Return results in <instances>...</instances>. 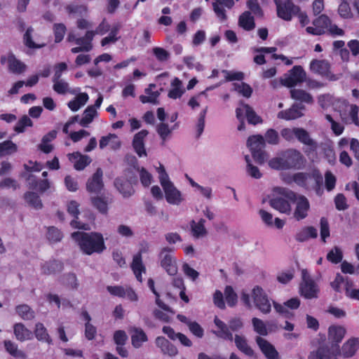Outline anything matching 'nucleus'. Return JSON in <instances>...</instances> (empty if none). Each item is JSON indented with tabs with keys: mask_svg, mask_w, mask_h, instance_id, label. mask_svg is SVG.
<instances>
[{
	"mask_svg": "<svg viewBox=\"0 0 359 359\" xmlns=\"http://www.w3.org/2000/svg\"><path fill=\"white\" fill-rule=\"evenodd\" d=\"M159 169V181L164 190L166 201L172 205H180L183 201L181 192L170 180L164 167L161 165Z\"/></svg>",
	"mask_w": 359,
	"mask_h": 359,
	"instance_id": "4",
	"label": "nucleus"
},
{
	"mask_svg": "<svg viewBox=\"0 0 359 359\" xmlns=\"http://www.w3.org/2000/svg\"><path fill=\"white\" fill-rule=\"evenodd\" d=\"M225 299L229 306H234L238 302V296L231 286H226L224 290Z\"/></svg>",
	"mask_w": 359,
	"mask_h": 359,
	"instance_id": "56",
	"label": "nucleus"
},
{
	"mask_svg": "<svg viewBox=\"0 0 359 359\" xmlns=\"http://www.w3.org/2000/svg\"><path fill=\"white\" fill-rule=\"evenodd\" d=\"M295 138L301 143L309 146L311 151H315L317 149L318 144L316 142L310 137L309 133L305 129L297 128Z\"/></svg>",
	"mask_w": 359,
	"mask_h": 359,
	"instance_id": "29",
	"label": "nucleus"
},
{
	"mask_svg": "<svg viewBox=\"0 0 359 359\" xmlns=\"http://www.w3.org/2000/svg\"><path fill=\"white\" fill-rule=\"evenodd\" d=\"M4 347L6 351L11 355L13 357L16 358H25L26 354L18 348V345L10 340H5L4 341Z\"/></svg>",
	"mask_w": 359,
	"mask_h": 359,
	"instance_id": "47",
	"label": "nucleus"
},
{
	"mask_svg": "<svg viewBox=\"0 0 359 359\" xmlns=\"http://www.w3.org/2000/svg\"><path fill=\"white\" fill-rule=\"evenodd\" d=\"M63 263L60 261L53 259L45 262L41 264V273L44 275H52L63 270Z\"/></svg>",
	"mask_w": 359,
	"mask_h": 359,
	"instance_id": "30",
	"label": "nucleus"
},
{
	"mask_svg": "<svg viewBox=\"0 0 359 359\" xmlns=\"http://www.w3.org/2000/svg\"><path fill=\"white\" fill-rule=\"evenodd\" d=\"M34 335L36 338L41 341H45L48 344H52V339L49 336L48 331L43 323H37L35 325Z\"/></svg>",
	"mask_w": 359,
	"mask_h": 359,
	"instance_id": "44",
	"label": "nucleus"
},
{
	"mask_svg": "<svg viewBox=\"0 0 359 359\" xmlns=\"http://www.w3.org/2000/svg\"><path fill=\"white\" fill-rule=\"evenodd\" d=\"M91 203L101 214L106 215L108 212V203L104 197H91Z\"/></svg>",
	"mask_w": 359,
	"mask_h": 359,
	"instance_id": "49",
	"label": "nucleus"
},
{
	"mask_svg": "<svg viewBox=\"0 0 359 359\" xmlns=\"http://www.w3.org/2000/svg\"><path fill=\"white\" fill-rule=\"evenodd\" d=\"M148 287H149V289L151 290V292L154 293V294L155 295L156 297V304L158 305V307H160L161 309H162L163 310L165 311H170V312H172L169 306H168L167 304H165L161 299H160V294L159 293L156 291V290L155 289V285H154V281L153 279L151 278H149L148 280Z\"/></svg>",
	"mask_w": 359,
	"mask_h": 359,
	"instance_id": "52",
	"label": "nucleus"
},
{
	"mask_svg": "<svg viewBox=\"0 0 359 359\" xmlns=\"http://www.w3.org/2000/svg\"><path fill=\"white\" fill-rule=\"evenodd\" d=\"M338 13L343 18H351L353 15L351 11L349 4L346 1H343L339 6Z\"/></svg>",
	"mask_w": 359,
	"mask_h": 359,
	"instance_id": "63",
	"label": "nucleus"
},
{
	"mask_svg": "<svg viewBox=\"0 0 359 359\" xmlns=\"http://www.w3.org/2000/svg\"><path fill=\"white\" fill-rule=\"evenodd\" d=\"M234 342L237 348L248 357H253L255 351L248 344L247 339L244 336L236 334Z\"/></svg>",
	"mask_w": 359,
	"mask_h": 359,
	"instance_id": "33",
	"label": "nucleus"
},
{
	"mask_svg": "<svg viewBox=\"0 0 359 359\" xmlns=\"http://www.w3.org/2000/svg\"><path fill=\"white\" fill-rule=\"evenodd\" d=\"M25 201L36 209H41L43 206L40 197L36 193L27 191L24 195Z\"/></svg>",
	"mask_w": 359,
	"mask_h": 359,
	"instance_id": "50",
	"label": "nucleus"
},
{
	"mask_svg": "<svg viewBox=\"0 0 359 359\" xmlns=\"http://www.w3.org/2000/svg\"><path fill=\"white\" fill-rule=\"evenodd\" d=\"M156 85L151 83L149 84V87L145 88L144 92L147 95H142L140 96V100L142 103H153L156 104L158 103V97L160 95V93L158 91H152L151 88H155Z\"/></svg>",
	"mask_w": 359,
	"mask_h": 359,
	"instance_id": "40",
	"label": "nucleus"
},
{
	"mask_svg": "<svg viewBox=\"0 0 359 359\" xmlns=\"http://www.w3.org/2000/svg\"><path fill=\"white\" fill-rule=\"evenodd\" d=\"M7 62L9 71L13 74H20L26 69V65L12 53L8 55Z\"/></svg>",
	"mask_w": 359,
	"mask_h": 359,
	"instance_id": "34",
	"label": "nucleus"
},
{
	"mask_svg": "<svg viewBox=\"0 0 359 359\" xmlns=\"http://www.w3.org/2000/svg\"><path fill=\"white\" fill-rule=\"evenodd\" d=\"M114 184L118 191L125 198L131 196L135 192L132 184L127 180L116 178L114 181Z\"/></svg>",
	"mask_w": 359,
	"mask_h": 359,
	"instance_id": "37",
	"label": "nucleus"
},
{
	"mask_svg": "<svg viewBox=\"0 0 359 359\" xmlns=\"http://www.w3.org/2000/svg\"><path fill=\"white\" fill-rule=\"evenodd\" d=\"M33 122L27 115L22 116L14 127V130L18 133H24L26 127H32Z\"/></svg>",
	"mask_w": 359,
	"mask_h": 359,
	"instance_id": "53",
	"label": "nucleus"
},
{
	"mask_svg": "<svg viewBox=\"0 0 359 359\" xmlns=\"http://www.w3.org/2000/svg\"><path fill=\"white\" fill-rule=\"evenodd\" d=\"M292 99L304 102L306 104H312L313 98L312 95L302 89L292 88L290 91Z\"/></svg>",
	"mask_w": 359,
	"mask_h": 359,
	"instance_id": "38",
	"label": "nucleus"
},
{
	"mask_svg": "<svg viewBox=\"0 0 359 359\" xmlns=\"http://www.w3.org/2000/svg\"><path fill=\"white\" fill-rule=\"evenodd\" d=\"M53 34L55 37V42L58 43H60L65 36L67 31V27L63 23H55L53 25Z\"/></svg>",
	"mask_w": 359,
	"mask_h": 359,
	"instance_id": "54",
	"label": "nucleus"
},
{
	"mask_svg": "<svg viewBox=\"0 0 359 359\" xmlns=\"http://www.w3.org/2000/svg\"><path fill=\"white\" fill-rule=\"evenodd\" d=\"M205 220L201 219L198 222L192 220L191 222V229L193 236L198 238L203 237L207 234V230L205 228Z\"/></svg>",
	"mask_w": 359,
	"mask_h": 359,
	"instance_id": "45",
	"label": "nucleus"
},
{
	"mask_svg": "<svg viewBox=\"0 0 359 359\" xmlns=\"http://www.w3.org/2000/svg\"><path fill=\"white\" fill-rule=\"evenodd\" d=\"M17 150V145L11 140H6L0 143V157L15 153Z\"/></svg>",
	"mask_w": 359,
	"mask_h": 359,
	"instance_id": "51",
	"label": "nucleus"
},
{
	"mask_svg": "<svg viewBox=\"0 0 359 359\" xmlns=\"http://www.w3.org/2000/svg\"><path fill=\"white\" fill-rule=\"evenodd\" d=\"M16 313L25 320H32L35 316L34 311L27 304H20L15 307Z\"/></svg>",
	"mask_w": 359,
	"mask_h": 359,
	"instance_id": "48",
	"label": "nucleus"
},
{
	"mask_svg": "<svg viewBox=\"0 0 359 359\" xmlns=\"http://www.w3.org/2000/svg\"><path fill=\"white\" fill-rule=\"evenodd\" d=\"M148 249V244L146 242L142 243L138 252L133 256L131 263V269L135 278L140 283L142 282V273H145L146 271V268L142 262V254L147 252Z\"/></svg>",
	"mask_w": 359,
	"mask_h": 359,
	"instance_id": "12",
	"label": "nucleus"
},
{
	"mask_svg": "<svg viewBox=\"0 0 359 359\" xmlns=\"http://www.w3.org/2000/svg\"><path fill=\"white\" fill-rule=\"evenodd\" d=\"M214 323L217 327V328L219 330L217 332H215V334L219 338L229 340V341H233V337L232 333L229 330V327L222 320H220L217 316L215 317L214 319Z\"/></svg>",
	"mask_w": 359,
	"mask_h": 359,
	"instance_id": "32",
	"label": "nucleus"
},
{
	"mask_svg": "<svg viewBox=\"0 0 359 359\" xmlns=\"http://www.w3.org/2000/svg\"><path fill=\"white\" fill-rule=\"evenodd\" d=\"M63 234L62 231L55 226H49L47 231V238L50 242L57 243L62 240Z\"/></svg>",
	"mask_w": 359,
	"mask_h": 359,
	"instance_id": "57",
	"label": "nucleus"
},
{
	"mask_svg": "<svg viewBox=\"0 0 359 359\" xmlns=\"http://www.w3.org/2000/svg\"><path fill=\"white\" fill-rule=\"evenodd\" d=\"M255 307L262 313L268 314L271 311V304L267 294L260 286H255L252 291Z\"/></svg>",
	"mask_w": 359,
	"mask_h": 359,
	"instance_id": "9",
	"label": "nucleus"
},
{
	"mask_svg": "<svg viewBox=\"0 0 359 359\" xmlns=\"http://www.w3.org/2000/svg\"><path fill=\"white\" fill-rule=\"evenodd\" d=\"M305 163L304 156L297 149H290L283 151L280 156L271 158L269 165L275 170H285L301 169Z\"/></svg>",
	"mask_w": 359,
	"mask_h": 359,
	"instance_id": "2",
	"label": "nucleus"
},
{
	"mask_svg": "<svg viewBox=\"0 0 359 359\" xmlns=\"http://www.w3.org/2000/svg\"><path fill=\"white\" fill-rule=\"evenodd\" d=\"M79 204L75 201H71L67 205L68 213L74 217V219L70 222V225L74 229L89 230L90 226L88 224L81 223L77 220L79 215Z\"/></svg>",
	"mask_w": 359,
	"mask_h": 359,
	"instance_id": "16",
	"label": "nucleus"
},
{
	"mask_svg": "<svg viewBox=\"0 0 359 359\" xmlns=\"http://www.w3.org/2000/svg\"><path fill=\"white\" fill-rule=\"evenodd\" d=\"M346 329L341 325H331L328 328L327 338L331 344L339 345L346 334Z\"/></svg>",
	"mask_w": 359,
	"mask_h": 359,
	"instance_id": "25",
	"label": "nucleus"
},
{
	"mask_svg": "<svg viewBox=\"0 0 359 359\" xmlns=\"http://www.w3.org/2000/svg\"><path fill=\"white\" fill-rule=\"evenodd\" d=\"M247 6L250 9V12L252 13L255 16L258 18L264 16L263 10L259 4L258 0H248L247 1Z\"/></svg>",
	"mask_w": 359,
	"mask_h": 359,
	"instance_id": "60",
	"label": "nucleus"
},
{
	"mask_svg": "<svg viewBox=\"0 0 359 359\" xmlns=\"http://www.w3.org/2000/svg\"><path fill=\"white\" fill-rule=\"evenodd\" d=\"M53 90L58 94L64 95L68 92L69 84L63 80L53 81Z\"/></svg>",
	"mask_w": 359,
	"mask_h": 359,
	"instance_id": "64",
	"label": "nucleus"
},
{
	"mask_svg": "<svg viewBox=\"0 0 359 359\" xmlns=\"http://www.w3.org/2000/svg\"><path fill=\"white\" fill-rule=\"evenodd\" d=\"M158 257L161 266L170 276H175L177 272V266L176 259L172 255V249L168 247L163 248Z\"/></svg>",
	"mask_w": 359,
	"mask_h": 359,
	"instance_id": "11",
	"label": "nucleus"
},
{
	"mask_svg": "<svg viewBox=\"0 0 359 359\" xmlns=\"http://www.w3.org/2000/svg\"><path fill=\"white\" fill-rule=\"evenodd\" d=\"M97 115V109L95 107L88 106L83 111V117L79 121V124L83 127H87Z\"/></svg>",
	"mask_w": 359,
	"mask_h": 359,
	"instance_id": "46",
	"label": "nucleus"
},
{
	"mask_svg": "<svg viewBox=\"0 0 359 359\" xmlns=\"http://www.w3.org/2000/svg\"><path fill=\"white\" fill-rule=\"evenodd\" d=\"M252 323L255 332L260 336H266L268 334L267 328L261 319L255 317L252 319Z\"/></svg>",
	"mask_w": 359,
	"mask_h": 359,
	"instance_id": "58",
	"label": "nucleus"
},
{
	"mask_svg": "<svg viewBox=\"0 0 359 359\" xmlns=\"http://www.w3.org/2000/svg\"><path fill=\"white\" fill-rule=\"evenodd\" d=\"M276 6L277 16L285 21H290L299 11V6L292 0H273Z\"/></svg>",
	"mask_w": 359,
	"mask_h": 359,
	"instance_id": "7",
	"label": "nucleus"
},
{
	"mask_svg": "<svg viewBox=\"0 0 359 359\" xmlns=\"http://www.w3.org/2000/svg\"><path fill=\"white\" fill-rule=\"evenodd\" d=\"M149 134L148 130L144 129L137 133L133 137V147L138 155V156L142 157V156H147L146 149L144 147V138Z\"/></svg>",
	"mask_w": 359,
	"mask_h": 359,
	"instance_id": "21",
	"label": "nucleus"
},
{
	"mask_svg": "<svg viewBox=\"0 0 359 359\" xmlns=\"http://www.w3.org/2000/svg\"><path fill=\"white\" fill-rule=\"evenodd\" d=\"M177 318L181 322L186 324L189 331L196 337L202 338L204 335L203 328L196 321L190 320L187 316L182 314H177Z\"/></svg>",
	"mask_w": 359,
	"mask_h": 359,
	"instance_id": "27",
	"label": "nucleus"
},
{
	"mask_svg": "<svg viewBox=\"0 0 359 359\" xmlns=\"http://www.w3.org/2000/svg\"><path fill=\"white\" fill-rule=\"evenodd\" d=\"M13 332L16 339L20 341L29 340L33 337L32 332L20 323L14 325Z\"/></svg>",
	"mask_w": 359,
	"mask_h": 359,
	"instance_id": "36",
	"label": "nucleus"
},
{
	"mask_svg": "<svg viewBox=\"0 0 359 359\" xmlns=\"http://www.w3.org/2000/svg\"><path fill=\"white\" fill-rule=\"evenodd\" d=\"M279 194L280 196L269 200V205L280 212L289 215L291 212V203H295L297 194L286 188H280Z\"/></svg>",
	"mask_w": 359,
	"mask_h": 359,
	"instance_id": "3",
	"label": "nucleus"
},
{
	"mask_svg": "<svg viewBox=\"0 0 359 359\" xmlns=\"http://www.w3.org/2000/svg\"><path fill=\"white\" fill-rule=\"evenodd\" d=\"M299 292L304 298L311 299L318 297L319 289L313 280H309L300 283Z\"/></svg>",
	"mask_w": 359,
	"mask_h": 359,
	"instance_id": "20",
	"label": "nucleus"
},
{
	"mask_svg": "<svg viewBox=\"0 0 359 359\" xmlns=\"http://www.w3.org/2000/svg\"><path fill=\"white\" fill-rule=\"evenodd\" d=\"M330 19L325 14H322L313 21V27H307L306 31L308 34L314 36H320L325 34L329 25Z\"/></svg>",
	"mask_w": 359,
	"mask_h": 359,
	"instance_id": "13",
	"label": "nucleus"
},
{
	"mask_svg": "<svg viewBox=\"0 0 359 359\" xmlns=\"http://www.w3.org/2000/svg\"><path fill=\"white\" fill-rule=\"evenodd\" d=\"M317 236V229L312 226H309L302 228L299 232H297L295 235V239L298 242L303 243L309 238H316Z\"/></svg>",
	"mask_w": 359,
	"mask_h": 359,
	"instance_id": "35",
	"label": "nucleus"
},
{
	"mask_svg": "<svg viewBox=\"0 0 359 359\" xmlns=\"http://www.w3.org/2000/svg\"><path fill=\"white\" fill-rule=\"evenodd\" d=\"M247 146L251 151L252 156L258 164H263L267 158V154L264 150L265 140L262 135H253L247 140Z\"/></svg>",
	"mask_w": 359,
	"mask_h": 359,
	"instance_id": "5",
	"label": "nucleus"
},
{
	"mask_svg": "<svg viewBox=\"0 0 359 359\" xmlns=\"http://www.w3.org/2000/svg\"><path fill=\"white\" fill-rule=\"evenodd\" d=\"M155 343L156 346L161 348L163 354L175 356L178 353V350L176 346L164 337H157Z\"/></svg>",
	"mask_w": 359,
	"mask_h": 359,
	"instance_id": "26",
	"label": "nucleus"
},
{
	"mask_svg": "<svg viewBox=\"0 0 359 359\" xmlns=\"http://www.w3.org/2000/svg\"><path fill=\"white\" fill-rule=\"evenodd\" d=\"M342 259V252L338 247H334V249L331 250L327 255V259L333 264L341 262Z\"/></svg>",
	"mask_w": 359,
	"mask_h": 359,
	"instance_id": "59",
	"label": "nucleus"
},
{
	"mask_svg": "<svg viewBox=\"0 0 359 359\" xmlns=\"http://www.w3.org/2000/svg\"><path fill=\"white\" fill-rule=\"evenodd\" d=\"M255 341L267 359H280L279 353L275 346L266 339L258 336L255 338Z\"/></svg>",
	"mask_w": 359,
	"mask_h": 359,
	"instance_id": "15",
	"label": "nucleus"
},
{
	"mask_svg": "<svg viewBox=\"0 0 359 359\" xmlns=\"http://www.w3.org/2000/svg\"><path fill=\"white\" fill-rule=\"evenodd\" d=\"M223 5L228 8H231L234 6V1L233 0H216L212 3V8L215 15L222 22L227 19L226 11L223 8Z\"/></svg>",
	"mask_w": 359,
	"mask_h": 359,
	"instance_id": "24",
	"label": "nucleus"
},
{
	"mask_svg": "<svg viewBox=\"0 0 359 359\" xmlns=\"http://www.w3.org/2000/svg\"><path fill=\"white\" fill-rule=\"evenodd\" d=\"M69 159L74 163V167L76 170H83L91 163L88 156L82 155L79 152L69 154Z\"/></svg>",
	"mask_w": 359,
	"mask_h": 359,
	"instance_id": "28",
	"label": "nucleus"
},
{
	"mask_svg": "<svg viewBox=\"0 0 359 359\" xmlns=\"http://www.w3.org/2000/svg\"><path fill=\"white\" fill-rule=\"evenodd\" d=\"M296 208L294 212V217L297 220H302L306 218L308 215V212L310 209L309 201L304 196H297V199L295 201Z\"/></svg>",
	"mask_w": 359,
	"mask_h": 359,
	"instance_id": "18",
	"label": "nucleus"
},
{
	"mask_svg": "<svg viewBox=\"0 0 359 359\" xmlns=\"http://www.w3.org/2000/svg\"><path fill=\"white\" fill-rule=\"evenodd\" d=\"M306 73L304 68L300 65H295L287 74H285V77L281 82L283 86L292 88L306 81Z\"/></svg>",
	"mask_w": 359,
	"mask_h": 359,
	"instance_id": "10",
	"label": "nucleus"
},
{
	"mask_svg": "<svg viewBox=\"0 0 359 359\" xmlns=\"http://www.w3.org/2000/svg\"><path fill=\"white\" fill-rule=\"evenodd\" d=\"M359 348V341L358 338H352L346 341L341 349V355L344 358L353 357Z\"/></svg>",
	"mask_w": 359,
	"mask_h": 359,
	"instance_id": "31",
	"label": "nucleus"
},
{
	"mask_svg": "<svg viewBox=\"0 0 359 359\" xmlns=\"http://www.w3.org/2000/svg\"><path fill=\"white\" fill-rule=\"evenodd\" d=\"M103 171L98 168L86 182V190L90 194H100L104 189Z\"/></svg>",
	"mask_w": 359,
	"mask_h": 359,
	"instance_id": "14",
	"label": "nucleus"
},
{
	"mask_svg": "<svg viewBox=\"0 0 359 359\" xmlns=\"http://www.w3.org/2000/svg\"><path fill=\"white\" fill-rule=\"evenodd\" d=\"M131 344L135 348H140L143 343L148 341L145 332L140 327H132L130 329Z\"/></svg>",
	"mask_w": 359,
	"mask_h": 359,
	"instance_id": "23",
	"label": "nucleus"
},
{
	"mask_svg": "<svg viewBox=\"0 0 359 359\" xmlns=\"http://www.w3.org/2000/svg\"><path fill=\"white\" fill-rule=\"evenodd\" d=\"M309 69L313 74L325 77L329 81H337L339 78L331 72V65L326 60H312L309 65Z\"/></svg>",
	"mask_w": 359,
	"mask_h": 359,
	"instance_id": "8",
	"label": "nucleus"
},
{
	"mask_svg": "<svg viewBox=\"0 0 359 359\" xmlns=\"http://www.w3.org/2000/svg\"><path fill=\"white\" fill-rule=\"evenodd\" d=\"M305 107L302 104H294L290 108L286 110H282L278 113V118L287 121L297 119L303 116L302 110Z\"/></svg>",
	"mask_w": 359,
	"mask_h": 359,
	"instance_id": "19",
	"label": "nucleus"
},
{
	"mask_svg": "<svg viewBox=\"0 0 359 359\" xmlns=\"http://www.w3.org/2000/svg\"><path fill=\"white\" fill-rule=\"evenodd\" d=\"M308 180H313L314 184L312 188L317 194H320L322 192L323 178L318 170L314 169L311 172H297L292 176V180L297 185L304 188H308Z\"/></svg>",
	"mask_w": 359,
	"mask_h": 359,
	"instance_id": "6",
	"label": "nucleus"
},
{
	"mask_svg": "<svg viewBox=\"0 0 359 359\" xmlns=\"http://www.w3.org/2000/svg\"><path fill=\"white\" fill-rule=\"evenodd\" d=\"M233 86L234 90L241 94L243 97L248 98L252 95V88L249 84L241 82V83H234Z\"/></svg>",
	"mask_w": 359,
	"mask_h": 359,
	"instance_id": "55",
	"label": "nucleus"
},
{
	"mask_svg": "<svg viewBox=\"0 0 359 359\" xmlns=\"http://www.w3.org/2000/svg\"><path fill=\"white\" fill-rule=\"evenodd\" d=\"M72 238L81 252L87 255L100 254L106 249L103 236L99 232L75 231L72 233Z\"/></svg>",
	"mask_w": 359,
	"mask_h": 359,
	"instance_id": "1",
	"label": "nucleus"
},
{
	"mask_svg": "<svg viewBox=\"0 0 359 359\" xmlns=\"http://www.w3.org/2000/svg\"><path fill=\"white\" fill-rule=\"evenodd\" d=\"M152 52L159 62H165L170 58V53L163 48L154 47Z\"/></svg>",
	"mask_w": 359,
	"mask_h": 359,
	"instance_id": "62",
	"label": "nucleus"
},
{
	"mask_svg": "<svg viewBox=\"0 0 359 359\" xmlns=\"http://www.w3.org/2000/svg\"><path fill=\"white\" fill-rule=\"evenodd\" d=\"M118 136L116 134L109 133L106 136H102L99 142V147L101 149L105 148L110 143L112 144L111 148L118 149L121 146L120 141L117 140Z\"/></svg>",
	"mask_w": 359,
	"mask_h": 359,
	"instance_id": "43",
	"label": "nucleus"
},
{
	"mask_svg": "<svg viewBox=\"0 0 359 359\" xmlns=\"http://www.w3.org/2000/svg\"><path fill=\"white\" fill-rule=\"evenodd\" d=\"M243 110H245V116L249 124L257 125L263 122L261 116L257 114L255 110L248 104L241 103Z\"/></svg>",
	"mask_w": 359,
	"mask_h": 359,
	"instance_id": "41",
	"label": "nucleus"
},
{
	"mask_svg": "<svg viewBox=\"0 0 359 359\" xmlns=\"http://www.w3.org/2000/svg\"><path fill=\"white\" fill-rule=\"evenodd\" d=\"M93 32L87 31L83 36L78 38L76 44L79 45V46L72 48L71 52L76 54L80 52H88L91 50L93 48Z\"/></svg>",
	"mask_w": 359,
	"mask_h": 359,
	"instance_id": "17",
	"label": "nucleus"
},
{
	"mask_svg": "<svg viewBox=\"0 0 359 359\" xmlns=\"http://www.w3.org/2000/svg\"><path fill=\"white\" fill-rule=\"evenodd\" d=\"M325 359H337L341 355V349L337 344H325L318 347Z\"/></svg>",
	"mask_w": 359,
	"mask_h": 359,
	"instance_id": "22",
	"label": "nucleus"
},
{
	"mask_svg": "<svg viewBox=\"0 0 359 359\" xmlns=\"http://www.w3.org/2000/svg\"><path fill=\"white\" fill-rule=\"evenodd\" d=\"M238 25L246 31H251L255 27V18L250 11H245L239 16Z\"/></svg>",
	"mask_w": 359,
	"mask_h": 359,
	"instance_id": "39",
	"label": "nucleus"
},
{
	"mask_svg": "<svg viewBox=\"0 0 359 359\" xmlns=\"http://www.w3.org/2000/svg\"><path fill=\"white\" fill-rule=\"evenodd\" d=\"M320 237L323 242H326V238L330 237V226L327 218L321 217L320 220Z\"/></svg>",
	"mask_w": 359,
	"mask_h": 359,
	"instance_id": "61",
	"label": "nucleus"
},
{
	"mask_svg": "<svg viewBox=\"0 0 359 359\" xmlns=\"http://www.w3.org/2000/svg\"><path fill=\"white\" fill-rule=\"evenodd\" d=\"M171 89L168 92V97L172 99H177L182 97L184 90L182 89V83L177 77L171 82Z\"/></svg>",
	"mask_w": 359,
	"mask_h": 359,
	"instance_id": "42",
	"label": "nucleus"
}]
</instances>
